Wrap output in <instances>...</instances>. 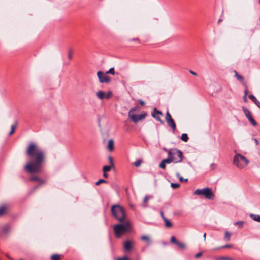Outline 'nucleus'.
Instances as JSON below:
<instances>
[{"instance_id": "9d476101", "label": "nucleus", "mask_w": 260, "mask_h": 260, "mask_svg": "<svg viewBox=\"0 0 260 260\" xmlns=\"http://www.w3.org/2000/svg\"><path fill=\"white\" fill-rule=\"evenodd\" d=\"M162 113L161 111L157 110L155 107L151 112V116L156 120L159 121L162 124H164V121L160 118V116H162Z\"/></svg>"}, {"instance_id": "0eeeda50", "label": "nucleus", "mask_w": 260, "mask_h": 260, "mask_svg": "<svg viewBox=\"0 0 260 260\" xmlns=\"http://www.w3.org/2000/svg\"><path fill=\"white\" fill-rule=\"evenodd\" d=\"M194 194L204 196L206 199L212 200L214 198V194L211 188L206 187L203 189H197L194 192Z\"/></svg>"}, {"instance_id": "c756f323", "label": "nucleus", "mask_w": 260, "mask_h": 260, "mask_svg": "<svg viewBox=\"0 0 260 260\" xmlns=\"http://www.w3.org/2000/svg\"><path fill=\"white\" fill-rule=\"evenodd\" d=\"M218 260H234V258L227 256H221L218 258Z\"/></svg>"}, {"instance_id": "f3484780", "label": "nucleus", "mask_w": 260, "mask_h": 260, "mask_svg": "<svg viewBox=\"0 0 260 260\" xmlns=\"http://www.w3.org/2000/svg\"><path fill=\"white\" fill-rule=\"evenodd\" d=\"M17 124H18L17 121H16L15 122L14 124L12 125L11 131L9 133V135L11 136V135H13L14 133L15 129H16V127L17 126Z\"/></svg>"}, {"instance_id": "bb28decb", "label": "nucleus", "mask_w": 260, "mask_h": 260, "mask_svg": "<svg viewBox=\"0 0 260 260\" xmlns=\"http://www.w3.org/2000/svg\"><path fill=\"white\" fill-rule=\"evenodd\" d=\"M181 139L185 142H187V141L188 140V137L187 136V135L186 134H182L181 137Z\"/></svg>"}, {"instance_id": "680f3d73", "label": "nucleus", "mask_w": 260, "mask_h": 260, "mask_svg": "<svg viewBox=\"0 0 260 260\" xmlns=\"http://www.w3.org/2000/svg\"><path fill=\"white\" fill-rule=\"evenodd\" d=\"M164 150L166 151V152H167L168 153V151L169 150V149H167L166 148H164Z\"/></svg>"}, {"instance_id": "f257e3e1", "label": "nucleus", "mask_w": 260, "mask_h": 260, "mask_svg": "<svg viewBox=\"0 0 260 260\" xmlns=\"http://www.w3.org/2000/svg\"><path fill=\"white\" fill-rule=\"evenodd\" d=\"M26 154L30 161L24 166L25 170L29 174L39 173L42 172V166L45 161L46 154L36 144H28Z\"/></svg>"}, {"instance_id": "a18cd8bd", "label": "nucleus", "mask_w": 260, "mask_h": 260, "mask_svg": "<svg viewBox=\"0 0 260 260\" xmlns=\"http://www.w3.org/2000/svg\"><path fill=\"white\" fill-rule=\"evenodd\" d=\"M116 260H128V258L127 256H124L122 257H118Z\"/></svg>"}, {"instance_id": "6e6d98bb", "label": "nucleus", "mask_w": 260, "mask_h": 260, "mask_svg": "<svg viewBox=\"0 0 260 260\" xmlns=\"http://www.w3.org/2000/svg\"><path fill=\"white\" fill-rule=\"evenodd\" d=\"M234 72H235V76H236V77L237 78V76H238V75H239V74L238 73V72H237L236 71H234Z\"/></svg>"}, {"instance_id": "ea45409f", "label": "nucleus", "mask_w": 260, "mask_h": 260, "mask_svg": "<svg viewBox=\"0 0 260 260\" xmlns=\"http://www.w3.org/2000/svg\"><path fill=\"white\" fill-rule=\"evenodd\" d=\"M244 223L243 221H237L235 223V225H238L239 227L242 228Z\"/></svg>"}, {"instance_id": "f704fd0d", "label": "nucleus", "mask_w": 260, "mask_h": 260, "mask_svg": "<svg viewBox=\"0 0 260 260\" xmlns=\"http://www.w3.org/2000/svg\"><path fill=\"white\" fill-rule=\"evenodd\" d=\"M166 164H165L164 161H161V162L159 164V167L162 169H166Z\"/></svg>"}, {"instance_id": "79ce46f5", "label": "nucleus", "mask_w": 260, "mask_h": 260, "mask_svg": "<svg viewBox=\"0 0 260 260\" xmlns=\"http://www.w3.org/2000/svg\"><path fill=\"white\" fill-rule=\"evenodd\" d=\"M177 176H178V178H179V179L180 181L182 182V181H185V182H187L188 179H184L182 177L180 176H179V174H177Z\"/></svg>"}, {"instance_id": "2f4dec72", "label": "nucleus", "mask_w": 260, "mask_h": 260, "mask_svg": "<svg viewBox=\"0 0 260 260\" xmlns=\"http://www.w3.org/2000/svg\"><path fill=\"white\" fill-rule=\"evenodd\" d=\"M150 199V197L148 196H146L144 199V207H146L147 206V203H148V200H149Z\"/></svg>"}, {"instance_id": "c03bdc74", "label": "nucleus", "mask_w": 260, "mask_h": 260, "mask_svg": "<svg viewBox=\"0 0 260 260\" xmlns=\"http://www.w3.org/2000/svg\"><path fill=\"white\" fill-rule=\"evenodd\" d=\"M232 247H233V245L231 244H226V245H225L221 247L220 248H232Z\"/></svg>"}, {"instance_id": "7ed1b4c3", "label": "nucleus", "mask_w": 260, "mask_h": 260, "mask_svg": "<svg viewBox=\"0 0 260 260\" xmlns=\"http://www.w3.org/2000/svg\"><path fill=\"white\" fill-rule=\"evenodd\" d=\"M181 155V151L176 148H172L169 149L168 151V157L166 159H164L162 161L165 164H170L172 162L174 163H178L181 162V159L179 157L176 158L173 156V155Z\"/></svg>"}, {"instance_id": "473e14b6", "label": "nucleus", "mask_w": 260, "mask_h": 260, "mask_svg": "<svg viewBox=\"0 0 260 260\" xmlns=\"http://www.w3.org/2000/svg\"><path fill=\"white\" fill-rule=\"evenodd\" d=\"M248 97L254 103L255 102H257V101L256 98L252 94L249 95Z\"/></svg>"}, {"instance_id": "69168bd1", "label": "nucleus", "mask_w": 260, "mask_h": 260, "mask_svg": "<svg viewBox=\"0 0 260 260\" xmlns=\"http://www.w3.org/2000/svg\"><path fill=\"white\" fill-rule=\"evenodd\" d=\"M20 260H23V259H20Z\"/></svg>"}, {"instance_id": "3c124183", "label": "nucleus", "mask_w": 260, "mask_h": 260, "mask_svg": "<svg viewBox=\"0 0 260 260\" xmlns=\"http://www.w3.org/2000/svg\"><path fill=\"white\" fill-rule=\"evenodd\" d=\"M254 104L260 108V102L257 100V102H255Z\"/></svg>"}, {"instance_id": "58836bf2", "label": "nucleus", "mask_w": 260, "mask_h": 260, "mask_svg": "<svg viewBox=\"0 0 260 260\" xmlns=\"http://www.w3.org/2000/svg\"><path fill=\"white\" fill-rule=\"evenodd\" d=\"M106 74H112V75H114L115 74V72H114V68H110L109 70V71L106 72Z\"/></svg>"}, {"instance_id": "a19ab883", "label": "nucleus", "mask_w": 260, "mask_h": 260, "mask_svg": "<svg viewBox=\"0 0 260 260\" xmlns=\"http://www.w3.org/2000/svg\"><path fill=\"white\" fill-rule=\"evenodd\" d=\"M108 159H109L110 165L111 166H112V167H114V162H113V160L112 157L110 156H109Z\"/></svg>"}, {"instance_id": "6e6552de", "label": "nucleus", "mask_w": 260, "mask_h": 260, "mask_svg": "<svg viewBox=\"0 0 260 260\" xmlns=\"http://www.w3.org/2000/svg\"><path fill=\"white\" fill-rule=\"evenodd\" d=\"M166 120L168 125L170 127H171L173 131H175L176 129V125L174 119L172 118L171 115L168 111L166 113Z\"/></svg>"}, {"instance_id": "20e7f679", "label": "nucleus", "mask_w": 260, "mask_h": 260, "mask_svg": "<svg viewBox=\"0 0 260 260\" xmlns=\"http://www.w3.org/2000/svg\"><path fill=\"white\" fill-rule=\"evenodd\" d=\"M131 229L130 223L128 221L125 222L124 224H117L114 226L113 230L117 238H119L124 233L129 231Z\"/></svg>"}, {"instance_id": "1a4fd4ad", "label": "nucleus", "mask_w": 260, "mask_h": 260, "mask_svg": "<svg viewBox=\"0 0 260 260\" xmlns=\"http://www.w3.org/2000/svg\"><path fill=\"white\" fill-rule=\"evenodd\" d=\"M242 110L245 114V116L248 119V120L251 123V124L255 126L257 125L256 122L254 120L252 117V114L250 110L245 107H242Z\"/></svg>"}, {"instance_id": "cd10ccee", "label": "nucleus", "mask_w": 260, "mask_h": 260, "mask_svg": "<svg viewBox=\"0 0 260 260\" xmlns=\"http://www.w3.org/2000/svg\"><path fill=\"white\" fill-rule=\"evenodd\" d=\"M248 87H245V89L244 90V94L243 96V100L245 102H247V95L248 94Z\"/></svg>"}, {"instance_id": "6ab92c4d", "label": "nucleus", "mask_w": 260, "mask_h": 260, "mask_svg": "<svg viewBox=\"0 0 260 260\" xmlns=\"http://www.w3.org/2000/svg\"><path fill=\"white\" fill-rule=\"evenodd\" d=\"M237 80H238L241 82L242 84L244 85V86L245 87H247V84H246V82H245L243 77L241 75H238L237 77Z\"/></svg>"}, {"instance_id": "de8ad7c7", "label": "nucleus", "mask_w": 260, "mask_h": 260, "mask_svg": "<svg viewBox=\"0 0 260 260\" xmlns=\"http://www.w3.org/2000/svg\"><path fill=\"white\" fill-rule=\"evenodd\" d=\"M202 252H199L196 254L195 257L196 258H199V257L202 255Z\"/></svg>"}, {"instance_id": "603ef678", "label": "nucleus", "mask_w": 260, "mask_h": 260, "mask_svg": "<svg viewBox=\"0 0 260 260\" xmlns=\"http://www.w3.org/2000/svg\"><path fill=\"white\" fill-rule=\"evenodd\" d=\"M160 214H161V217L162 218V219H163L164 220H165V218H166L165 217V215H164V212H163L162 211H161V212H160Z\"/></svg>"}, {"instance_id": "72a5a7b5", "label": "nucleus", "mask_w": 260, "mask_h": 260, "mask_svg": "<svg viewBox=\"0 0 260 260\" xmlns=\"http://www.w3.org/2000/svg\"><path fill=\"white\" fill-rule=\"evenodd\" d=\"M178 241H177L176 239V238L174 236H172L171 238L170 242L171 243L173 244H176V243L178 242Z\"/></svg>"}, {"instance_id": "4c0bfd02", "label": "nucleus", "mask_w": 260, "mask_h": 260, "mask_svg": "<svg viewBox=\"0 0 260 260\" xmlns=\"http://www.w3.org/2000/svg\"><path fill=\"white\" fill-rule=\"evenodd\" d=\"M171 186L173 188L176 189L180 186V184L178 183H172Z\"/></svg>"}, {"instance_id": "f8f14e48", "label": "nucleus", "mask_w": 260, "mask_h": 260, "mask_svg": "<svg viewBox=\"0 0 260 260\" xmlns=\"http://www.w3.org/2000/svg\"><path fill=\"white\" fill-rule=\"evenodd\" d=\"M133 246V242L129 240L125 241L123 243L124 249L126 251H130L132 249Z\"/></svg>"}, {"instance_id": "aec40b11", "label": "nucleus", "mask_w": 260, "mask_h": 260, "mask_svg": "<svg viewBox=\"0 0 260 260\" xmlns=\"http://www.w3.org/2000/svg\"><path fill=\"white\" fill-rule=\"evenodd\" d=\"M7 210V207L5 205H3L0 207V216L4 214Z\"/></svg>"}, {"instance_id": "c9c22d12", "label": "nucleus", "mask_w": 260, "mask_h": 260, "mask_svg": "<svg viewBox=\"0 0 260 260\" xmlns=\"http://www.w3.org/2000/svg\"><path fill=\"white\" fill-rule=\"evenodd\" d=\"M102 183H107V181L104 179H101L95 183V185H99Z\"/></svg>"}, {"instance_id": "412c9836", "label": "nucleus", "mask_w": 260, "mask_h": 260, "mask_svg": "<svg viewBox=\"0 0 260 260\" xmlns=\"http://www.w3.org/2000/svg\"><path fill=\"white\" fill-rule=\"evenodd\" d=\"M231 234L230 233H229L228 231H225L224 232V239L226 240V241H230V239H231Z\"/></svg>"}, {"instance_id": "ddd939ff", "label": "nucleus", "mask_w": 260, "mask_h": 260, "mask_svg": "<svg viewBox=\"0 0 260 260\" xmlns=\"http://www.w3.org/2000/svg\"><path fill=\"white\" fill-rule=\"evenodd\" d=\"M141 239L142 241L145 242L147 246L151 244V240L150 238L146 235H143L141 237Z\"/></svg>"}, {"instance_id": "a211bd4d", "label": "nucleus", "mask_w": 260, "mask_h": 260, "mask_svg": "<svg viewBox=\"0 0 260 260\" xmlns=\"http://www.w3.org/2000/svg\"><path fill=\"white\" fill-rule=\"evenodd\" d=\"M250 216L253 220L260 222V216L259 215L251 214Z\"/></svg>"}, {"instance_id": "9b49d317", "label": "nucleus", "mask_w": 260, "mask_h": 260, "mask_svg": "<svg viewBox=\"0 0 260 260\" xmlns=\"http://www.w3.org/2000/svg\"><path fill=\"white\" fill-rule=\"evenodd\" d=\"M102 71H99L97 73L98 77L101 83H109L110 82V77Z\"/></svg>"}, {"instance_id": "423d86ee", "label": "nucleus", "mask_w": 260, "mask_h": 260, "mask_svg": "<svg viewBox=\"0 0 260 260\" xmlns=\"http://www.w3.org/2000/svg\"><path fill=\"white\" fill-rule=\"evenodd\" d=\"M249 161L246 157L239 153L235 155L233 159V164L239 168H244L248 164Z\"/></svg>"}, {"instance_id": "393cba45", "label": "nucleus", "mask_w": 260, "mask_h": 260, "mask_svg": "<svg viewBox=\"0 0 260 260\" xmlns=\"http://www.w3.org/2000/svg\"><path fill=\"white\" fill-rule=\"evenodd\" d=\"M73 50L72 48H70L68 50V58L70 60H72L73 58Z\"/></svg>"}, {"instance_id": "8fccbe9b", "label": "nucleus", "mask_w": 260, "mask_h": 260, "mask_svg": "<svg viewBox=\"0 0 260 260\" xmlns=\"http://www.w3.org/2000/svg\"><path fill=\"white\" fill-rule=\"evenodd\" d=\"M252 139L254 140L255 145H258L259 144L258 141L255 138H253Z\"/></svg>"}, {"instance_id": "13d9d810", "label": "nucleus", "mask_w": 260, "mask_h": 260, "mask_svg": "<svg viewBox=\"0 0 260 260\" xmlns=\"http://www.w3.org/2000/svg\"><path fill=\"white\" fill-rule=\"evenodd\" d=\"M131 40L134 41H139L138 38H134Z\"/></svg>"}, {"instance_id": "a878e982", "label": "nucleus", "mask_w": 260, "mask_h": 260, "mask_svg": "<svg viewBox=\"0 0 260 260\" xmlns=\"http://www.w3.org/2000/svg\"><path fill=\"white\" fill-rule=\"evenodd\" d=\"M180 248L184 249L186 248V245L184 243L178 241L176 244Z\"/></svg>"}, {"instance_id": "49530a36", "label": "nucleus", "mask_w": 260, "mask_h": 260, "mask_svg": "<svg viewBox=\"0 0 260 260\" xmlns=\"http://www.w3.org/2000/svg\"><path fill=\"white\" fill-rule=\"evenodd\" d=\"M189 73H190V74H191L192 75H193L195 76H198L197 73L196 72H194V71H192V70H189Z\"/></svg>"}, {"instance_id": "864d4df0", "label": "nucleus", "mask_w": 260, "mask_h": 260, "mask_svg": "<svg viewBox=\"0 0 260 260\" xmlns=\"http://www.w3.org/2000/svg\"><path fill=\"white\" fill-rule=\"evenodd\" d=\"M103 176L106 178H107L108 177V174L107 173V172H104Z\"/></svg>"}, {"instance_id": "e433bc0d", "label": "nucleus", "mask_w": 260, "mask_h": 260, "mask_svg": "<svg viewBox=\"0 0 260 260\" xmlns=\"http://www.w3.org/2000/svg\"><path fill=\"white\" fill-rule=\"evenodd\" d=\"M46 179H40V180L38 181L39 184V185H40V186L43 185V184H45L46 183Z\"/></svg>"}, {"instance_id": "09e8293b", "label": "nucleus", "mask_w": 260, "mask_h": 260, "mask_svg": "<svg viewBox=\"0 0 260 260\" xmlns=\"http://www.w3.org/2000/svg\"><path fill=\"white\" fill-rule=\"evenodd\" d=\"M138 101L141 106H144L145 104L144 101H142V100H139Z\"/></svg>"}, {"instance_id": "2eb2a0df", "label": "nucleus", "mask_w": 260, "mask_h": 260, "mask_svg": "<svg viewBox=\"0 0 260 260\" xmlns=\"http://www.w3.org/2000/svg\"><path fill=\"white\" fill-rule=\"evenodd\" d=\"M62 257L63 255L57 253H54L51 255L50 258L51 260H59Z\"/></svg>"}, {"instance_id": "39448f33", "label": "nucleus", "mask_w": 260, "mask_h": 260, "mask_svg": "<svg viewBox=\"0 0 260 260\" xmlns=\"http://www.w3.org/2000/svg\"><path fill=\"white\" fill-rule=\"evenodd\" d=\"M140 110V108L136 106L131 109L128 112V117L135 123H137L138 121L144 119L147 116L146 113H143L138 115L134 114L135 112Z\"/></svg>"}, {"instance_id": "c85d7f7f", "label": "nucleus", "mask_w": 260, "mask_h": 260, "mask_svg": "<svg viewBox=\"0 0 260 260\" xmlns=\"http://www.w3.org/2000/svg\"><path fill=\"white\" fill-rule=\"evenodd\" d=\"M112 96V93L111 91H109L107 93H105V99H109Z\"/></svg>"}, {"instance_id": "bf43d9fd", "label": "nucleus", "mask_w": 260, "mask_h": 260, "mask_svg": "<svg viewBox=\"0 0 260 260\" xmlns=\"http://www.w3.org/2000/svg\"><path fill=\"white\" fill-rule=\"evenodd\" d=\"M203 237L204 241H205L206 238V233H204V234L203 235Z\"/></svg>"}, {"instance_id": "5fc2aeb1", "label": "nucleus", "mask_w": 260, "mask_h": 260, "mask_svg": "<svg viewBox=\"0 0 260 260\" xmlns=\"http://www.w3.org/2000/svg\"><path fill=\"white\" fill-rule=\"evenodd\" d=\"M215 166H216V165L215 164H212L211 165V167L212 168V169H214V168Z\"/></svg>"}, {"instance_id": "7c9ffc66", "label": "nucleus", "mask_w": 260, "mask_h": 260, "mask_svg": "<svg viewBox=\"0 0 260 260\" xmlns=\"http://www.w3.org/2000/svg\"><path fill=\"white\" fill-rule=\"evenodd\" d=\"M142 162V161L141 159H138L134 162V165H135V166L138 167L141 166Z\"/></svg>"}, {"instance_id": "37998d69", "label": "nucleus", "mask_w": 260, "mask_h": 260, "mask_svg": "<svg viewBox=\"0 0 260 260\" xmlns=\"http://www.w3.org/2000/svg\"><path fill=\"white\" fill-rule=\"evenodd\" d=\"M173 156H174V157H175L176 158H177V157H179V158H180V159H181V161L182 160L183 157V153H182V152H181V156H180V155H174V154H173Z\"/></svg>"}, {"instance_id": "b1692460", "label": "nucleus", "mask_w": 260, "mask_h": 260, "mask_svg": "<svg viewBox=\"0 0 260 260\" xmlns=\"http://www.w3.org/2000/svg\"><path fill=\"white\" fill-rule=\"evenodd\" d=\"M114 167H112V166L110 165V166H105L103 167V171L104 172H109L111 170V169L112 168H114Z\"/></svg>"}, {"instance_id": "e2e57ef3", "label": "nucleus", "mask_w": 260, "mask_h": 260, "mask_svg": "<svg viewBox=\"0 0 260 260\" xmlns=\"http://www.w3.org/2000/svg\"><path fill=\"white\" fill-rule=\"evenodd\" d=\"M221 21V20L220 19H219L218 21V23H219V22Z\"/></svg>"}, {"instance_id": "0e129e2a", "label": "nucleus", "mask_w": 260, "mask_h": 260, "mask_svg": "<svg viewBox=\"0 0 260 260\" xmlns=\"http://www.w3.org/2000/svg\"><path fill=\"white\" fill-rule=\"evenodd\" d=\"M259 4H260V0H259Z\"/></svg>"}, {"instance_id": "4be33fe9", "label": "nucleus", "mask_w": 260, "mask_h": 260, "mask_svg": "<svg viewBox=\"0 0 260 260\" xmlns=\"http://www.w3.org/2000/svg\"><path fill=\"white\" fill-rule=\"evenodd\" d=\"M40 179V177L36 175H33L29 177V180L31 181H39Z\"/></svg>"}, {"instance_id": "dca6fc26", "label": "nucleus", "mask_w": 260, "mask_h": 260, "mask_svg": "<svg viewBox=\"0 0 260 260\" xmlns=\"http://www.w3.org/2000/svg\"><path fill=\"white\" fill-rule=\"evenodd\" d=\"M96 96L100 100L105 99V92L100 90L96 93Z\"/></svg>"}, {"instance_id": "052dcab7", "label": "nucleus", "mask_w": 260, "mask_h": 260, "mask_svg": "<svg viewBox=\"0 0 260 260\" xmlns=\"http://www.w3.org/2000/svg\"><path fill=\"white\" fill-rule=\"evenodd\" d=\"M40 186H40V185H37V186H35V187H34V190H36V189H37V188H38Z\"/></svg>"}, {"instance_id": "5701e85b", "label": "nucleus", "mask_w": 260, "mask_h": 260, "mask_svg": "<svg viewBox=\"0 0 260 260\" xmlns=\"http://www.w3.org/2000/svg\"><path fill=\"white\" fill-rule=\"evenodd\" d=\"M165 222V226L167 228H172L173 226V224L172 222L169 220L167 218H165V220H164Z\"/></svg>"}, {"instance_id": "4d7b16f0", "label": "nucleus", "mask_w": 260, "mask_h": 260, "mask_svg": "<svg viewBox=\"0 0 260 260\" xmlns=\"http://www.w3.org/2000/svg\"><path fill=\"white\" fill-rule=\"evenodd\" d=\"M234 72H235V76H236V77L237 78V76H238V75H239V74L238 73V72H237L236 71H234Z\"/></svg>"}, {"instance_id": "f03ea898", "label": "nucleus", "mask_w": 260, "mask_h": 260, "mask_svg": "<svg viewBox=\"0 0 260 260\" xmlns=\"http://www.w3.org/2000/svg\"><path fill=\"white\" fill-rule=\"evenodd\" d=\"M111 213L113 216L118 221L123 222L125 217L124 210L122 207L119 205H113L111 207Z\"/></svg>"}, {"instance_id": "4468645a", "label": "nucleus", "mask_w": 260, "mask_h": 260, "mask_svg": "<svg viewBox=\"0 0 260 260\" xmlns=\"http://www.w3.org/2000/svg\"><path fill=\"white\" fill-rule=\"evenodd\" d=\"M107 148L110 151H112L114 149V141L113 140L110 139L108 141Z\"/></svg>"}]
</instances>
